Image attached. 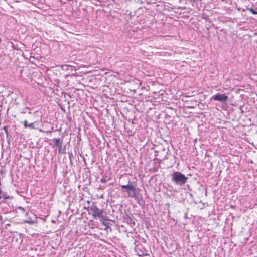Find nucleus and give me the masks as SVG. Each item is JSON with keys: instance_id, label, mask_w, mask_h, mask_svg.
<instances>
[{"instance_id": "nucleus-1", "label": "nucleus", "mask_w": 257, "mask_h": 257, "mask_svg": "<svg viewBox=\"0 0 257 257\" xmlns=\"http://www.w3.org/2000/svg\"><path fill=\"white\" fill-rule=\"evenodd\" d=\"M88 210L91 211L92 217L94 219H98L100 221L103 220V217L104 216L103 209L98 208L94 203L88 207Z\"/></svg>"}, {"instance_id": "nucleus-2", "label": "nucleus", "mask_w": 257, "mask_h": 257, "mask_svg": "<svg viewBox=\"0 0 257 257\" xmlns=\"http://www.w3.org/2000/svg\"><path fill=\"white\" fill-rule=\"evenodd\" d=\"M187 179V177L178 171L175 172L172 175V180L177 185H182L185 184L186 183Z\"/></svg>"}, {"instance_id": "nucleus-3", "label": "nucleus", "mask_w": 257, "mask_h": 257, "mask_svg": "<svg viewBox=\"0 0 257 257\" xmlns=\"http://www.w3.org/2000/svg\"><path fill=\"white\" fill-rule=\"evenodd\" d=\"M130 181H128L127 185H122L121 186L122 189H124L127 192L129 197L132 198L135 197L138 193V189L133 184H130Z\"/></svg>"}, {"instance_id": "nucleus-4", "label": "nucleus", "mask_w": 257, "mask_h": 257, "mask_svg": "<svg viewBox=\"0 0 257 257\" xmlns=\"http://www.w3.org/2000/svg\"><path fill=\"white\" fill-rule=\"evenodd\" d=\"M52 141L54 143V146L58 148V151L59 154H61L66 153L65 146L62 148L63 139L54 138L52 139Z\"/></svg>"}, {"instance_id": "nucleus-5", "label": "nucleus", "mask_w": 257, "mask_h": 257, "mask_svg": "<svg viewBox=\"0 0 257 257\" xmlns=\"http://www.w3.org/2000/svg\"><path fill=\"white\" fill-rule=\"evenodd\" d=\"M212 98L214 100L223 102L228 99V96L225 94L217 93L212 96Z\"/></svg>"}, {"instance_id": "nucleus-6", "label": "nucleus", "mask_w": 257, "mask_h": 257, "mask_svg": "<svg viewBox=\"0 0 257 257\" xmlns=\"http://www.w3.org/2000/svg\"><path fill=\"white\" fill-rule=\"evenodd\" d=\"M125 221L129 225H130L132 227L133 226H135V222L134 218L132 215H128L126 214L125 217L124 218Z\"/></svg>"}, {"instance_id": "nucleus-7", "label": "nucleus", "mask_w": 257, "mask_h": 257, "mask_svg": "<svg viewBox=\"0 0 257 257\" xmlns=\"http://www.w3.org/2000/svg\"><path fill=\"white\" fill-rule=\"evenodd\" d=\"M24 125L25 128L29 127L31 128H34V123H31L30 124H28V122L26 120H25L24 122Z\"/></svg>"}, {"instance_id": "nucleus-8", "label": "nucleus", "mask_w": 257, "mask_h": 257, "mask_svg": "<svg viewBox=\"0 0 257 257\" xmlns=\"http://www.w3.org/2000/svg\"><path fill=\"white\" fill-rule=\"evenodd\" d=\"M247 9L252 14H257V8L254 9L252 8H247Z\"/></svg>"}, {"instance_id": "nucleus-9", "label": "nucleus", "mask_w": 257, "mask_h": 257, "mask_svg": "<svg viewBox=\"0 0 257 257\" xmlns=\"http://www.w3.org/2000/svg\"><path fill=\"white\" fill-rule=\"evenodd\" d=\"M106 220V216H103V220H102V221H100L102 223V224L103 225H104L106 226V228H107V227H108V226H107V224L105 223V220Z\"/></svg>"}, {"instance_id": "nucleus-10", "label": "nucleus", "mask_w": 257, "mask_h": 257, "mask_svg": "<svg viewBox=\"0 0 257 257\" xmlns=\"http://www.w3.org/2000/svg\"><path fill=\"white\" fill-rule=\"evenodd\" d=\"M18 208L19 210H21V211H22L23 212H25V209L23 207H21V206L19 207Z\"/></svg>"}, {"instance_id": "nucleus-11", "label": "nucleus", "mask_w": 257, "mask_h": 257, "mask_svg": "<svg viewBox=\"0 0 257 257\" xmlns=\"http://www.w3.org/2000/svg\"><path fill=\"white\" fill-rule=\"evenodd\" d=\"M101 182L102 183H105V182H106V180H105V179L104 178H102V179H101Z\"/></svg>"}, {"instance_id": "nucleus-12", "label": "nucleus", "mask_w": 257, "mask_h": 257, "mask_svg": "<svg viewBox=\"0 0 257 257\" xmlns=\"http://www.w3.org/2000/svg\"><path fill=\"white\" fill-rule=\"evenodd\" d=\"M5 132L7 134L8 133V129L6 126H5L4 128Z\"/></svg>"}, {"instance_id": "nucleus-13", "label": "nucleus", "mask_w": 257, "mask_h": 257, "mask_svg": "<svg viewBox=\"0 0 257 257\" xmlns=\"http://www.w3.org/2000/svg\"><path fill=\"white\" fill-rule=\"evenodd\" d=\"M28 214H29L28 212H26V213H25L26 216H28Z\"/></svg>"}, {"instance_id": "nucleus-14", "label": "nucleus", "mask_w": 257, "mask_h": 257, "mask_svg": "<svg viewBox=\"0 0 257 257\" xmlns=\"http://www.w3.org/2000/svg\"><path fill=\"white\" fill-rule=\"evenodd\" d=\"M2 190L0 189V194H2Z\"/></svg>"}]
</instances>
